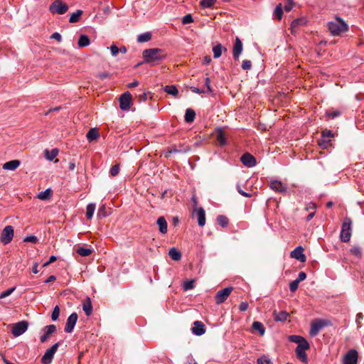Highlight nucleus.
<instances>
[{
	"mask_svg": "<svg viewBox=\"0 0 364 364\" xmlns=\"http://www.w3.org/2000/svg\"><path fill=\"white\" fill-rule=\"evenodd\" d=\"M274 320L276 321H284L287 319L289 314L285 311H282L279 313H276V311H274Z\"/></svg>",
	"mask_w": 364,
	"mask_h": 364,
	"instance_id": "2f4dec72",
	"label": "nucleus"
},
{
	"mask_svg": "<svg viewBox=\"0 0 364 364\" xmlns=\"http://www.w3.org/2000/svg\"><path fill=\"white\" fill-rule=\"evenodd\" d=\"M193 21V18L191 14H186L182 18V23L188 24L192 23Z\"/></svg>",
	"mask_w": 364,
	"mask_h": 364,
	"instance_id": "3c124183",
	"label": "nucleus"
},
{
	"mask_svg": "<svg viewBox=\"0 0 364 364\" xmlns=\"http://www.w3.org/2000/svg\"><path fill=\"white\" fill-rule=\"evenodd\" d=\"M294 6V4L291 1L289 0L288 2L284 5V10L287 12L290 11Z\"/></svg>",
	"mask_w": 364,
	"mask_h": 364,
	"instance_id": "69168bd1",
	"label": "nucleus"
},
{
	"mask_svg": "<svg viewBox=\"0 0 364 364\" xmlns=\"http://www.w3.org/2000/svg\"><path fill=\"white\" fill-rule=\"evenodd\" d=\"M28 323L26 321H21L15 323L12 328L11 333L15 337L20 336L28 329Z\"/></svg>",
	"mask_w": 364,
	"mask_h": 364,
	"instance_id": "1a4fd4ad",
	"label": "nucleus"
},
{
	"mask_svg": "<svg viewBox=\"0 0 364 364\" xmlns=\"http://www.w3.org/2000/svg\"><path fill=\"white\" fill-rule=\"evenodd\" d=\"M119 166L118 164H116V165L112 166V168L109 170V173L112 176H117L119 173Z\"/></svg>",
	"mask_w": 364,
	"mask_h": 364,
	"instance_id": "864d4df0",
	"label": "nucleus"
},
{
	"mask_svg": "<svg viewBox=\"0 0 364 364\" xmlns=\"http://www.w3.org/2000/svg\"><path fill=\"white\" fill-rule=\"evenodd\" d=\"M216 2V0H201L200 4L201 7L206 9L210 8L213 6Z\"/></svg>",
	"mask_w": 364,
	"mask_h": 364,
	"instance_id": "c03bdc74",
	"label": "nucleus"
},
{
	"mask_svg": "<svg viewBox=\"0 0 364 364\" xmlns=\"http://www.w3.org/2000/svg\"><path fill=\"white\" fill-rule=\"evenodd\" d=\"M241 67L244 70H249L252 68V62L249 60H244Z\"/></svg>",
	"mask_w": 364,
	"mask_h": 364,
	"instance_id": "8fccbe9b",
	"label": "nucleus"
},
{
	"mask_svg": "<svg viewBox=\"0 0 364 364\" xmlns=\"http://www.w3.org/2000/svg\"><path fill=\"white\" fill-rule=\"evenodd\" d=\"M291 257L301 262H304L306 259V257L304 254V248L301 246H299L291 251Z\"/></svg>",
	"mask_w": 364,
	"mask_h": 364,
	"instance_id": "f3484780",
	"label": "nucleus"
},
{
	"mask_svg": "<svg viewBox=\"0 0 364 364\" xmlns=\"http://www.w3.org/2000/svg\"><path fill=\"white\" fill-rule=\"evenodd\" d=\"M56 331V326L53 324H50L48 326H45L42 331L44 332V333L41 336L40 340L41 343L46 342L49 336L53 333Z\"/></svg>",
	"mask_w": 364,
	"mask_h": 364,
	"instance_id": "dca6fc26",
	"label": "nucleus"
},
{
	"mask_svg": "<svg viewBox=\"0 0 364 364\" xmlns=\"http://www.w3.org/2000/svg\"><path fill=\"white\" fill-rule=\"evenodd\" d=\"M163 90L164 92H166L167 94L173 95L174 97L177 96L178 93V90L175 85H166L163 87Z\"/></svg>",
	"mask_w": 364,
	"mask_h": 364,
	"instance_id": "c85d7f7f",
	"label": "nucleus"
},
{
	"mask_svg": "<svg viewBox=\"0 0 364 364\" xmlns=\"http://www.w3.org/2000/svg\"><path fill=\"white\" fill-rule=\"evenodd\" d=\"M77 252L82 257L88 256L91 254L92 251L90 248H86L83 247H80L77 248Z\"/></svg>",
	"mask_w": 364,
	"mask_h": 364,
	"instance_id": "79ce46f5",
	"label": "nucleus"
},
{
	"mask_svg": "<svg viewBox=\"0 0 364 364\" xmlns=\"http://www.w3.org/2000/svg\"><path fill=\"white\" fill-rule=\"evenodd\" d=\"M23 241L26 242L36 243L38 241V238L34 235H28L24 238Z\"/></svg>",
	"mask_w": 364,
	"mask_h": 364,
	"instance_id": "13d9d810",
	"label": "nucleus"
},
{
	"mask_svg": "<svg viewBox=\"0 0 364 364\" xmlns=\"http://www.w3.org/2000/svg\"><path fill=\"white\" fill-rule=\"evenodd\" d=\"M68 5L62 0H55L49 7V11L53 14H64L68 10Z\"/></svg>",
	"mask_w": 364,
	"mask_h": 364,
	"instance_id": "20e7f679",
	"label": "nucleus"
},
{
	"mask_svg": "<svg viewBox=\"0 0 364 364\" xmlns=\"http://www.w3.org/2000/svg\"><path fill=\"white\" fill-rule=\"evenodd\" d=\"M20 164L21 161L19 160H11L4 164L3 168L9 171H14Z\"/></svg>",
	"mask_w": 364,
	"mask_h": 364,
	"instance_id": "5701e85b",
	"label": "nucleus"
},
{
	"mask_svg": "<svg viewBox=\"0 0 364 364\" xmlns=\"http://www.w3.org/2000/svg\"><path fill=\"white\" fill-rule=\"evenodd\" d=\"M95 204L89 203L86 207V218L87 220L92 219L95 210Z\"/></svg>",
	"mask_w": 364,
	"mask_h": 364,
	"instance_id": "f704fd0d",
	"label": "nucleus"
},
{
	"mask_svg": "<svg viewBox=\"0 0 364 364\" xmlns=\"http://www.w3.org/2000/svg\"><path fill=\"white\" fill-rule=\"evenodd\" d=\"M205 85L207 88L206 92H213L212 87L210 86V80L209 77H206L205 78Z\"/></svg>",
	"mask_w": 364,
	"mask_h": 364,
	"instance_id": "bf43d9fd",
	"label": "nucleus"
},
{
	"mask_svg": "<svg viewBox=\"0 0 364 364\" xmlns=\"http://www.w3.org/2000/svg\"><path fill=\"white\" fill-rule=\"evenodd\" d=\"M100 136L96 129H90L87 133L86 137L89 141H92Z\"/></svg>",
	"mask_w": 364,
	"mask_h": 364,
	"instance_id": "72a5a7b5",
	"label": "nucleus"
},
{
	"mask_svg": "<svg viewBox=\"0 0 364 364\" xmlns=\"http://www.w3.org/2000/svg\"><path fill=\"white\" fill-rule=\"evenodd\" d=\"M273 14L279 20H280L282 18V14H283V10H282L281 4H279V5H277L276 6V8L274 10Z\"/></svg>",
	"mask_w": 364,
	"mask_h": 364,
	"instance_id": "37998d69",
	"label": "nucleus"
},
{
	"mask_svg": "<svg viewBox=\"0 0 364 364\" xmlns=\"http://www.w3.org/2000/svg\"><path fill=\"white\" fill-rule=\"evenodd\" d=\"M196 117V112L193 109L188 108L186 110L184 119L185 122L187 123H191L194 121V119Z\"/></svg>",
	"mask_w": 364,
	"mask_h": 364,
	"instance_id": "a878e982",
	"label": "nucleus"
},
{
	"mask_svg": "<svg viewBox=\"0 0 364 364\" xmlns=\"http://www.w3.org/2000/svg\"><path fill=\"white\" fill-rule=\"evenodd\" d=\"M50 38L52 39H55V40H57L58 41L60 42L62 41V36L61 35L58 33V32H55L53 33L51 36H50Z\"/></svg>",
	"mask_w": 364,
	"mask_h": 364,
	"instance_id": "774afa93",
	"label": "nucleus"
},
{
	"mask_svg": "<svg viewBox=\"0 0 364 364\" xmlns=\"http://www.w3.org/2000/svg\"><path fill=\"white\" fill-rule=\"evenodd\" d=\"M236 188H237V190L238 193L240 195H242V196H243L245 197H247V198H250L252 196V195L250 193H248L244 191L243 190H242L241 187H240V186L239 184L237 185Z\"/></svg>",
	"mask_w": 364,
	"mask_h": 364,
	"instance_id": "052dcab7",
	"label": "nucleus"
},
{
	"mask_svg": "<svg viewBox=\"0 0 364 364\" xmlns=\"http://www.w3.org/2000/svg\"><path fill=\"white\" fill-rule=\"evenodd\" d=\"M132 95L129 92L123 93L119 97V107L122 110L127 111L130 108Z\"/></svg>",
	"mask_w": 364,
	"mask_h": 364,
	"instance_id": "f8f14e48",
	"label": "nucleus"
},
{
	"mask_svg": "<svg viewBox=\"0 0 364 364\" xmlns=\"http://www.w3.org/2000/svg\"><path fill=\"white\" fill-rule=\"evenodd\" d=\"M82 14V10H77L75 12L73 13L70 16L69 21L70 23H76L78 22L80 20V17Z\"/></svg>",
	"mask_w": 364,
	"mask_h": 364,
	"instance_id": "4c0bfd02",
	"label": "nucleus"
},
{
	"mask_svg": "<svg viewBox=\"0 0 364 364\" xmlns=\"http://www.w3.org/2000/svg\"><path fill=\"white\" fill-rule=\"evenodd\" d=\"M59 346V343H54L49 349H48L41 358L43 364H50L55 353H56Z\"/></svg>",
	"mask_w": 364,
	"mask_h": 364,
	"instance_id": "39448f33",
	"label": "nucleus"
},
{
	"mask_svg": "<svg viewBox=\"0 0 364 364\" xmlns=\"http://www.w3.org/2000/svg\"><path fill=\"white\" fill-rule=\"evenodd\" d=\"M194 215L197 217L198 224L199 226L203 227L205 224V213L203 208H196L194 210Z\"/></svg>",
	"mask_w": 364,
	"mask_h": 364,
	"instance_id": "aec40b11",
	"label": "nucleus"
},
{
	"mask_svg": "<svg viewBox=\"0 0 364 364\" xmlns=\"http://www.w3.org/2000/svg\"><path fill=\"white\" fill-rule=\"evenodd\" d=\"M78 316L77 314L74 312L71 314L68 318H67L65 326V331L66 333H72L74 330L75 326L77 323Z\"/></svg>",
	"mask_w": 364,
	"mask_h": 364,
	"instance_id": "ddd939ff",
	"label": "nucleus"
},
{
	"mask_svg": "<svg viewBox=\"0 0 364 364\" xmlns=\"http://www.w3.org/2000/svg\"><path fill=\"white\" fill-rule=\"evenodd\" d=\"M169 257L174 261H179L181 259V252L176 247H171L168 252Z\"/></svg>",
	"mask_w": 364,
	"mask_h": 364,
	"instance_id": "393cba45",
	"label": "nucleus"
},
{
	"mask_svg": "<svg viewBox=\"0 0 364 364\" xmlns=\"http://www.w3.org/2000/svg\"><path fill=\"white\" fill-rule=\"evenodd\" d=\"M190 150V148L188 146L184 147L183 149H172L168 152V154H173V153H181V152H188Z\"/></svg>",
	"mask_w": 364,
	"mask_h": 364,
	"instance_id": "603ef678",
	"label": "nucleus"
},
{
	"mask_svg": "<svg viewBox=\"0 0 364 364\" xmlns=\"http://www.w3.org/2000/svg\"><path fill=\"white\" fill-rule=\"evenodd\" d=\"M269 186L271 189L278 193H284L287 191V188L279 181H271Z\"/></svg>",
	"mask_w": 364,
	"mask_h": 364,
	"instance_id": "6ab92c4d",
	"label": "nucleus"
},
{
	"mask_svg": "<svg viewBox=\"0 0 364 364\" xmlns=\"http://www.w3.org/2000/svg\"><path fill=\"white\" fill-rule=\"evenodd\" d=\"M156 224L159 225L160 233L166 234L167 232V222L164 216H161L157 219Z\"/></svg>",
	"mask_w": 364,
	"mask_h": 364,
	"instance_id": "4be33fe9",
	"label": "nucleus"
},
{
	"mask_svg": "<svg viewBox=\"0 0 364 364\" xmlns=\"http://www.w3.org/2000/svg\"><path fill=\"white\" fill-rule=\"evenodd\" d=\"M190 89L193 92L196 93V94H203V93L206 92V91L205 90L200 89V88H198V87H193V86L191 87Z\"/></svg>",
	"mask_w": 364,
	"mask_h": 364,
	"instance_id": "0e129e2a",
	"label": "nucleus"
},
{
	"mask_svg": "<svg viewBox=\"0 0 364 364\" xmlns=\"http://www.w3.org/2000/svg\"><path fill=\"white\" fill-rule=\"evenodd\" d=\"M243 50V46L241 40L236 37L233 48H232V55L235 60H238L240 55H241Z\"/></svg>",
	"mask_w": 364,
	"mask_h": 364,
	"instance_id": "2eb2a0df",
	"label": "nucleus"
},
{
	"mask_svg": "<svg viewBox=\"0 0 364 364\" xmlns=\"http://www.w3.org/2000/svg\"><path fill=\"white\" fill-rule=\"evenodd\" d=\"M109 49H110L112 55L114 57H115L119 53V48L114 44L112 45L109 47Z\"/></svg>",
	"mask_w": 364,
	"mask_h": 364,
	"instance_id": "4d7b16f0",
	"label": "nucleus"
},
{
	"mask_svg": "<svg viewBox=\"0 0 364 364\" xmlns=\"http://www.w3.org/2000/svg\"><path fill=\"white\" fill-rule=\"evenodd\" d=\"M223 50H227L225 48H223L221 44H218L213 48V58H218L221 56Z\"/></svg>",
	"mask_w": 364,
	"mask_h": 364,
	"instance_id": "7c9ffc66",
	"label": "nucleus"
},
{
	"mask_svg": "<svg viewBox=\"0 0 364 364\" xmlns=\"http://www.w3.org/2000/svg\"><path fill=\"white\" fill-rule=\"evenodd\" d=\"M58 150L57 149H53L49 151L48 149H46L44 151V155L47 160L51 161H53L58 155Z\"/></svg>",
	"mask_w": 364,
	"mask_h": 364,
	"instance_id": "cd10ccee",
	"label": "nucleus"
},
{
	"mask_svg": "<svg viewBox=\"0 0 364 364\" xmlns=\"http://www.w3.org/2000/svg\"><path fill=\"white\" fill-rule=\"evenodd\" d=\"M306 278V274L304 272H300L299 273L298 277L296 280L298 281L299 282H301L304 281Z\"/></svg>",
	"mask_w": 364,
	"mask_h": 364,
	"instance_id": "338daca9",
	"label": "nucleus"
},
{
	"mask_svg": "<svg viewBox=\"0 0 364 364\" xmlns=\"http://www.w3.org/2000/svg\"><path fill=\"white\" fill-rule=\"evenodd\" d=\"M232 289L233 288L232 287H228L218 291L215 296L216 304H220L225 302Z\"/></svg>",
	"mask_w": 364,
	"mask_h": 364,
	"instance_id": "0eeeda50",
	"label": "nucleus"
},
{
	"mask_svg": "<svg viewBox=\"0 0 364 364\" xmlns=\"http://www.w3.org/2000/svg\"><path fill=\"white\" fill-rule=\"evenodd\" d=\"M97 215L100 218H105L107 216V213L106 212V207L105 205H102L99 208Z\"/></svg>",
	"mask_w": 364,
	"mask_h": 364,
	"instance_id": "49530a36",
	"label": "nucleus"
},
{
	"mask_svg": "<svg viewBox=\"0 0 364 364\" xmlns=\"http://www.w3.org/2000/svg\"><path fill=\"white\" fill-rule=\"evenodd\" d=\"M193 281H187L183 284V289L185 290H189L193 288Z\"/></svg>",
	"mask_w": 364,
	"mask_h": 364,
	"instance_id": "680f3d73",
	"label": "nucleus"
},
{
	"mask_svg": "<svg viewBox=\"0 0 364 364\" xmlns=\"http://www.w3.org/2000/svg\"><path fill=\"white\" fill-rule=\"evenodd\" d=\"M60 315V308L58 306H55L53 310L52 314H51V319L53 321H56Z\"/></svg>",
	"mask_w": 364,
	"mask_h": 364,
	"instance_id": "09e8293b",
	"label": "nucleus"
},
{
	"mask_svg": "<svg viewBox=\"0 0 364 364\" xmlns=\"http://www.w3.org/2000/svg\"><path fill=\"white\" fill-rule=\"evenodd\" d=\"M257 364H273L271 359L269 358L268 355H263L262 356L259 357L257 360Z\"/></svg>",
	"mask_w": 364,
	"mask_h": 364,
	"instance_id": "a19ab883",
	"label": "nucleus"
},
{
	"mask_svg": "<svg viewBox=\"0 0 364 364\" xmlns=\"http://www.w3.org/2000/svg\"><path fill=\"white\" fill-rule=\"evenodd\" d=\"M151 34L150 32H146L141 33L137 37V41L139 43H145L151 40Z\"/></svg>",
	"mask_w": 364,
	"mask_h": 364,
	"instance_id": "c9c22d12",
	"label": "nucleus"
},
{
	"mask_svg": "<svg viewBox=\"0 0 364 364\" xmlns=\"http://www.w3.org/2000/svg\"><path fill=\"white\" fill-rule=\"evenodd\" d=\"M299 282L296 281V279L291 282L289 284V289L291 292H294L299 287Z\"/></svg>",
	"mask_w": 364,
	"mask_h": 364,
	"instance_id": "5fc2aeb1",
	"label": "nucleus"
},
{
	"mask_svg": "<svg viewBox=\"0 0 364 364\" xmlns=\"http://www.w3.org/2000/svg\"><path fill=\"white\" fill-rule=\"evenodd\" d=\"M358 353L355 349H350L343 358L342 364H358Z\"/></svg>",
	"mask_w": 364,
	"mask_h": 364,
	"instance_id": "6e6552de",
	"label": "nucleus"
},
{
	"mask_svg": "<svg viewBox=\"0 0 364 364\" xmlns=\"http://www.w3.org/2000/svg\"><path fill=\"white\" fill-rule=\"evenodd\" d=\"M310 348L309 343H305V345H297L295 353L296 358L304 363H307L309 361L306 350Z\"/></svg>",
	"mask_w": 364,
	"mask_h": 364,
	"instance_id": "423d86ee",
	"label": "nucleus"
},
{
	"mask_svg": "<svg viewBox=\"0 0 364 364\" xmlns=\"http://www.w3.org/2000/svg\"><path fill=\"white\" fill-rule=\"evenodd\" d=\"M350 252L358 258H360L362 256V250L358 245L352 247L350 250Z\"/></svg>",
	"mask_w": 364,
	"mask_h": 364,
	"instance_id": "58836bf2",
	"label": "nucleus"
},
{
	"mask_svg": "<svg viewBox=\"0 0 364 364\" xmlns=\"http://www.w3.org/2000/svg\"><path fill=\"white\" fill-rule=\"evenodd\" d=\"M291 342L297 343L298 345H305V343H309V342L304 337L298 335H291L289 338Z\"/></svg>",
	"mask_w": 364,
	"mask_h": 364,
	"instance_id": "bb28decb",
	"label": "nucleus"
},
{
	"mask_svg": "<svg viewBox=\"0 0 364 364\" xmlns=\"http://www.w3.org/2000/svg\"><path fill=\"white\" fill-rule=\"evenodd\" d=\"M307 23V20L306 18L304 17H302V18H296L294 19L291 23V33L294 32V30L299 27V26H304L305 24H306Z\"/></svg>",
	"mask_w": 364,
	"mask_h": 364,
	"instance_id": "b1692460",
	"label": "nucleus"
},
{
	"mask_svg": "<svg viewBox=\"0 0 364 364\" xmlns=\"http://www.w3.org/2000/svg\"><path fill=\"white\" fill-rule=\"evenodd\" d=\"M241 162L244 166L248 168H252L256 166L257 161L255 156L249 153H245L240 158Z\"/></svg>",
	"mask_w": 364,
	"mask_h": 364,
	"instance_id": "4468645a",
	"label": "nucleus"
},
{
	"mask_svg": "<svg viewBox=\"0 0 364 364\" xmlns=\"http://www.w3.org/2000/svg\"><path fill=\"white\" fill-rule=\"evenodd\" d=\"M321 135L323 138H331L333 137L334 134L332 132V131L326 129L322 131Z\"/></svg>",
	"mask_w": 364,
	"mask_h": 364,
	"instance_id": "6e6d98bb",
	"label": "nucleus"
},
{
	"mask_svg": "<svg viewBox=\"0 0 364 364\" xmlns=\"http://www.w3.org/2000/svg\"><path fill=\"white\" fill-rule=\"evenodd\" d=\"M352 220L350 218H345L342 224L340 234L341 240L347 242L351 237Z\"/></svg>",
	"mask_w": 364,
	"mask_h": 364,
	"instance_id": "7ed1b4c3",
	"label": "nucleus"
},
{
	"mask_svg": "<svg viewBox=\"0 0 364 364\" xmlns=\"http://www.w3.org/2000/svg\"><path fill=\"white\" fill-rule=\"evenodd\" d=\"M191 331L196 336H202L205 333V327L201 321H196L193 323V327L191 328Z\"/></svg>",
	"mask_w": 364,
	"mask_h": 364,
	"instance_id": "a211bd4d",
	"label": "nucleus"
},
{
	"mask_svg": "<svg viewBox=\"0 0 364 364\" xmlns=\"http://www.w3.org/2000/svg\"><path fill=\"white\" fill-rule=\"evenodd\" d=\"M16 289V287H11V288H9L7 290L1 292L0 294V299H4L9 296H10Z\"/></svg>",
	"mask_w": 364,
	"mask_h": 364,
	"instance_id": "de8ad7c7",
	"label": "nucleus"
},
{
	"mask_svg": "<svg viewBox=\"0 0 364 364\" xmlns=\"http://www.w3.org/2000/svg\"><path fill=\"white\" fill-rule=\"evenodd\" d=\"M77 43L79 47H86L90 45V41L87 35L82 34L80 36Z\"/></svg>",
	"mask_w": 364,
	"mask_h": 364,
	"instance_id": "c756f323",
	"label": "nucleus"
},
{
	"mask_svg": "<svg viewBox=\"0 0 364 364\" xmlns=\"http://www.w3.org/2000/svg\"><path fill=\"white\" fill-rule=\"evenodd\" d=\"M14 237V229L11 225L6 226L1 232V242L4 244H9L13 239Z\"/></svg>",
	"mask_w": 364,
	"mask_h": 364,
	"instance_id": "9b49d317",
	"label": "nucleus"
},
{
	"mask_svg": "<svg viewBox=\"0 0 364 364\" xmlns=\"http://www.w3.org/2000/svg\"><path fill=\"white\" fill-rule=\"evenodd\" d=\"M217 141L222 146H224L226 144L227 141H226L225 136L223 131L221 130V129H219V131H218V133L217 135Z\"/></svg>",
	"mask_w": 364,
	"mask_h": 364,
	"instance_id": "ea45409f",
	"label": "nucleus"
},
{
	"mask_svg": "<svg viewBox=\"0 0 364 364\" xmlns=\"http://www.w3.org/2000/svg\"><path fill=\"white\" fill-rule=\"evenodd\" d=\"M82 309L86 316H89L92 314L93 308L90 298L87 296L82 302Z\"/></svg>",
	"mask_w": 364,
	"mask_h": 364,
	"instance_id": "412c9836",
	"label": "nucleus"
},
{
	"mask_svg": "<svg viewBox=\"0 0 364 364\" xmlns=\"http://www.w3.org/2000/svg\"><path fill=\"white\" fill-rule=\"evenodd\" d=\"M328 28L333 36H338L346 31L348 28V24L341 18L336 17L333 21L328 22Z\"/></svg>",
	"mask_w": 364,
	"mask_h": 364,
	"instance_id": "f03ea898",
	"label": "nucleus"
},
{
	"mask_svg": "<svg viewBox=\"0 0 364 364\" xmlns=\"http://www.w3.org/2000/svg\"><path fill=\"white\" fill-rule=\"evenodd\" d=\"M327 325V322L324 320L317 319L314 321L311 324L309 334L311 336H316L319 331Z\"/></svg>",
	"mask_w": 364,
	"mask_h": 364,
	"instance_id": "9d476101",
	"label": "nucleus"
},
{
	"mask_svg": "<svg viewBox=\"0 0 364 364\" xmlns=\"http://www.w3.org/2000/svg\"><path fill=\"white\" fill-rule=\"evenodd\" d=\"M217 221L223 228L228 225V219L225 215H219L217 218Z\"/></svg>",
	"mask_w": 364,
	"mask_h": 364,
	"instance_id": "a18cd8bd",
	"label": "nucleus"
},
{
	"mask_svg": "<svg viewBox=\"0 0 364 364\" xmlns=\"http://www.w3.org/2000/svg\"><path fill=\"white\" fill-rule=\"evenodd\" d=\"M52 196V190L47 188L44 191H42L38 194V198L41 200H47Z\"/></svg>",
	"mask_w": 364,
	"mask_h": 364,
	"instance_id": "e433bc0d",
	"label": "nucleus"
},
{
	"mask_svg": "<svg viewBox=\"0 0 364 364\" xmlns=\"http://www.w3.org/2000/svg\"><path fill=\"white\" fill-rule=\"evenodd\" d=\"M110 76H111V74L109 72H103V73L97 74V77L102 80H103L106 78H108Z\"/></svg>",
	"mask_w": 364,
	"mask_h": 364,
	"instance_id": "e2e57ef3",
	"label": "nucleus"
},
{
	"mask_svg": "<svg viewBox=\"0 0 364 364\" xmlns=\"http://www.w3.org/2000/svg\"><path fill=\"white\" fill-rule=\"evenodd\" d=\"M252 328L258 331L261 336H263L265 333V328L264 325L259 321H254L252 323Z\"/></svg>",
	"mask_w": 364,
	"mask_h": 364,
	"instance_id": "473e14b6",
	"label": "nucleus"
},
{
	"mask_svg": "<svg viewBox=\"0 0 364 364\" xmlns=\"http://www.w3.org/2000/svg\"><path fill=\"white\" fill-rule=\"evenodd\" d=\"M142 56L144 60L143 62L138 63L137 66L143 63L149 64L150 66H155L166 57V55L163 54V50L161 49L156 48L144 50Z\"/></svg>",
	"mask_w": 364,
	"mask_h": 364,
	"instance_id": "f257e3e1",
	"label": "nucleus"
}]
</instances>
